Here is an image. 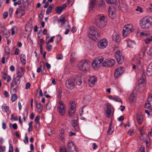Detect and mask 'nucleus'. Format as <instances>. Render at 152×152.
Instances as JSON below:
<instances>
[{
  "mask_svg": "<svg viewBox=\"0 0 152 152\" xmlns=\"http://www.w3.org/2000/svg\"><path fill=\"white\" fill-rule=\"evenodd\" d=\"M25 71V69L24 68L21 67L20 71L17 73L16 75L13 76V80L10 84V88H12L15 93L16 92V89L18 87L20 83V78L23 76Z\"/></svg>",
  "mask_w": 152,
  "mask_h": 152,
  "instance_id": "f257e3e1",
  "label": "nucleus"
},
{
  "mask_svg": "<svg viewBox=\"0 0 152 152\" xmlns=\"http://www.w3.org/2000/svg\"><path fill=\"white\" fill-rule=\"evenodd\" d=\"M139 25L140 27L143 29H148L152 26V16H147L140 19Z\"/></svg>",
  "mask_w": 152,
  "mask_h": 152,
  "instance_id": "f03ea898",
  "label": "nucleus"
},
{
  "mask_svg": "<svg viewBox=\"0 0 152 152\" xmlns=\"http://www.w3.org/2000/svg\"><path fill=\"white\" fill-rule=\"evenodd\" d=\"M89 37L92 39L95 40L100 36V34L97 31L96 27L93 26H91L88 31Z\"/></svg>",
  "mask_w": 152,
  "mask_h": 152,
  "instance_id": "7ed1b4c3",
  "label": "nucleus"
},
{
  "mask_svg": "<svg viewBox=\"0 0 152 152\" xmlns=\"http://www.w3.org/2000/svg\"><path fill=\"white\" fill-rule=\"evenodd\" d=\"M78 67L81 71H86L89 69L90 64L87 60H83L78 64Z\"/></svg>",
  "mask_w": 152,
  "mask_h": 152,
  "instance_id": "20e7f679",
  "label": "nucleus"
},
{
  "mask_svg": "<svg viewBox=\"0 0 152 152\" xmlns=\"http://www.w3.org/2000/svg\"><path fill=\"white\" fill-rule=\"evenodd\" d=\"M134 31V29L133 28V26L131 24H128L125 25L124 27L123 31V35L124 37H126L129 34L133 32Z\"/></svg>",
  "mask_w": 152,
  "mask_h": 152,
  "instance_id": "39448f33",
  "label": "nucleus"
},
{
  "mask_svg": "<svg viewBox=\"0 0 152 152\" xmlns=\"http://www.w3.org/2000/svg\"><path fill=\"white\" fill-rule=\"evenodd\" d=\"M66 86L69 89L72 90L75 87V79L72 78L67 80L65 82Z\"/></svg>",
  "mask_w": 152,
  "mask_h": 152,
  "instance_id": "423d86ee",
  "label": "nucleus"
},
{
  "mask_svg": "<svg viewBox=\"0 0 152 152\" xmlns=\"http://www.w3.org/2000/svg\"><path fill=\"white\" fill-rule=\"evenodd\" d=\"M125 70L124 67L119 66L115 69L114 76L115 79H118L124 73Z\"/></svg>",
  "mask_w": 152,
  "mask_h": 152,
  "instance_id": "0eeeda50",
  "label": "nucleus"
},
{
  "mask_svg": "<svg viewBox=\"0 0 152 152\" xmlns=\"http://www.w3.org/2000/svg\"><path fill=\"white\" fill-rule=\"evenodd\" d=\"M58 104V113L61 115H64L66 111L64 104L62 101H59Z\"/></svg>",
  "mask_w": 152,
  "mask_h": 152,
  "instance_id": "6e6552de",
  "label": "nucleus"
},
{
  "mask_svg": "<svg viewBox=\"0 0 152 152\" xmlns=\"http://www.w3.org/2000/svg\"><path fill=\"white\" fill-rule=\"evenodd\" d=\"M108 43V42L107 39L104 38L98 42L97 46L99 49H104L107 47Z\"/></svg>",
  "mask_w": 152,
  "mask_h": 152,
  "instance_id": "1a4fd4ad",
  "label": "nucleus"
},
{
  "mask_svg": "<svg viewBox=\"0 0 152 152\" xmlns=\"http://www.w3.org/2000/svg\"><path fill=\"white\" fill-rule=\"evenodd\" d=\"M115 57L119 64H121L124 60V57L121 52L118 50L115 53Z\"/></svg>",
  "mask_w": 152,
  "mask_h": 152,
  "instance_id": "9d476101",
  "label": "nucleus"
},
{
  "mask_svg": "<svg viewBox=\"0 0 152 152\" xmlns=\"http://www.w3.org/2000/svg\"><path fill=\"white\" fill-rule=\"evenodd\" d=\"M76 108V106L75 101L70 102L69 105V108L68 109V112L69 116H71L75 112Z\"/></svg>",
  "mask_w": 152,
  "mask_h": 152,
  "instance_id": "9b49d317",
  "label": "nucleus"
},
{
  "mask_svg": "<svg viewBox=\"0 0 152 152\" xmlns=\"http://www.w3.org/2000/svg\"><path fill=\"white\" fill-rule=\"evenodd\" d=\"M115 64L114 60L108 58L105 60L102 64L103 66L111 67L114 65Z\"/></svg>",
  "mask_w": 152,
  "mask_h": 152,
  "instance_id": "f8f14e48",
  "label": "nucleus"
},
{
  "mask_svg": "<svg viewBox=\"0 0 152 152\" xmlns=\"http://www.w3.org/2000/svg\"><path fill=\"white\" fill-rule=\"evenodd\" d=\"M109 15L111 19H114L115 17V10L113 7H110L108 10Z\"/></svg>",
  "mask_w": 152,
  "mask_h": 152,
  "instance_id": "ddd939ff",
  "label": "nucleus"
},
{
  "mask_svg": "<svg viewBox=\"0 0 152 152\" xmlns=\"http://www.w3.org/2000/svg\"><path fill=\"white\" fill-rule=\"evenodd\" d=\"M67 147L70 152H77L75 146L72 142L70 141L68 142Z\"/></svg>",
  "mask_w": 152,
  "mask_h": 152,
  "instance_id": "4468645a",
  "label": "nucleus"
},
{
  "mask_svg": "<svg viewBox=\"0 0 152 152\" xmlns=\"http://www.w3.org/2000/svg\"><path fill=\"white\" fill-rule=\"evenodd\" d=\"M97 78L94 76L90 77L88 79L89 84L90 86L92 87L94 85L95 83L96 82Z\"/></svg>",
  "mask_w": 152,
  "mask_h": 152,
  "instance_id": "2eb2a0df",
  "label": "nucleus"
},
{
  "mask_svg": "<svg viewBox=\"0 0 152 152\" xmlns=\"http://www.w3.org/2000/svg\"><path fill=\"white\" fill-rule=\"evenodd\" d=\"M106 20L102 21H98V20H97L95 21L96 25L98 27H99V28L104 27L106 25Z\"/></svg>",
  "mask_w": 152,
  "mask_h": 152,
  "instance_id": "dca6fc26",
  "label": "nucleus"
},
{
  "mask_svg": "<svg viewBox=\"0 0 152 152\" xmlns=\"http://www.w3.org/2000/svg\"><path fill=\"white\" fill-rule=\"evenodd\" d=\"M136 119L138 123L140 124H141L143 121V117L140 113H137L136 115Z\"/></svg>",
  "mask_w": 152,
  "mask_h": 152,
  "instance_id": "f3484780",
  "label": "nucleus"
},
{
  "mask_svg": "<svg viewBox=\"0 0 152 152\" xmlns=\"http://www.w3.org/2000/svg\"><path fill=\"white\" fill-rule=\"evenodd\" d=\"M26 5L24 4H22L18 8V10H19L20 13L21 14V16L23 15L25 13V8Z\"/></svg>",
  "mask_w": 152,
  "mask_h": 152,
  "instance_id": "a211bd4d",
  "label": "nucleus"
},
{
  "mask_svg": "<svg viewBox=\"0 0 152 152\" xmlns=\"http://www.w3.org/2000/svg\"><path fill=\"white\" fill-rule=\"evenodd\" d=\"M72 125L76 131L78 132L80 130V128L77 121L74 120L72 121Z\"/></svg>",
  "mask_w": 152,
  "mask_h": 152,
  "instance_id": "6ab92c4d",
  "label": "nucleus"
},
{
  "mask_svg": "<svg viewBox=\"0 0 152 152\" xmlns=\"http://www.w3.org/2000/svg\"><path fill=\"white\" fill-rule=\"evenodd\" d=\"M106 116L108 118H110V114L111 113V109L110 105L109 104H107L106 105Z\"/></svg>",
  "mask_w": 152,
  "mask_h": 152,
  "instance_id": "aec40b11",
  "label": "nucleus"
},
{
  "mask_svg": "<svg viewBox=\"0 0 152 152\" xmlns=\"http://www.w3.org/2000/svg\"><path fill=\"white\" fill-rule=\"evenodd\" d=\"M97 20H98V21L106 20L105 17L104 16L101 15H97L95 18V21Z\"/></svg>",
  "mask_w": 152,
  "mask_h": 152,
  "instance_id": "412c9836",
  "label": "nucleus"
},
{
  "mask_svg": "<svg viewBox=\"0 0 152 152\" xmlns=\"http://www.w3.org/2000/svg\"><path fill=\"white\" fill-rule=\"evenodd\" d=\"M35 103L36 104V107L37 109V112L38 113L41 112L43 109L42 106L40 103H38L37 102H35Z\"/></svg>",
  "mask_w": 152,
  "mask_h": 152,
  "instance_id": "4be33fe9",
  "label": "nucleus"
},
{
  "mask_svg": "<svg viewBox=\"0 0 152 152\" xmlns=\"http://www.w3.org/2000/svg\"><path fill=\"white\" fill-rule=\"evenodd\" d=\"M113 40L116 42H118L120 40V37L119 35L116 33L113 35Z\"/></svg>",
  "mask_w": 152,
  "mask_h": 152,
  "instance_id": "5701e85b",
  "label": "nucleus"
},
{
  "mask_svg": "<svg viewBox=\"0 0 152 152\" xmlns=\"http://www.w3.org/2000/svg\"><path fill=\"white\" fill-rule=\"evenodd\" d=\"M100 64L96 59L94 60L92 63V67L94 69L98 68L100 66Z\"/></svg>",
  "mask_w": 152,
  "mask_h": 152,
  "instance_id": "b1692460",
  "label": "nucleus"
},
{
  "mask_svg": "<svg viewBox=\"0 0 152 152\" xmlns=\"http://www.w3.org/2000/svg\"><path fill=\"white\" fill-rule=\"evenodd\" d=\"M127 46L130 48H133L135 45V43L133 41L129 40L127 41Z\"/></svg>",
  "mask_w": 152,
  "mask_h": 152,
  "instance_id": "393cba45",
  "label": "nucleus"
},
{
  "mask_svg": "<svg viewBox=\"0 0 152 152\" xmlns=\"http://www.w3.org/2000/svg\"><path fill=\"white\" fill-rule=\"evenodd\" d=\"M26 56L24 54H22L20 55V60L23 65H25L26 64Z\"/></svg>",
  "mask_w": 152,
  "mask_h": 152,
  "instance_id": "a878e982",
  "label": "nucleus"
},
{
  "mask_svg": "<svg viewBox=\"0 0 152 152\" xmlns=\"http://www.w3.org/2000/svg\"><path fill=\"white\" fill-rule=\"evenodd\" d=\"M1 107L3 112L8 113L9 112V108L8 106L3 105H2Z\"/></svg>",
  "mask_w": 152,
  "mask_h": 152,
  "instance_id": "bb28decb",
  "label": "nucleus"
},
{
  "mask_svg": "<svg viewBox=\"0 0 152 152\" xmlns=\"http://www.w3.org/2000/svg\"><path fill=\"white\" fill-rule=\"evenodd\" d=\"M40 119V116L39 115H37L36 116L35 120L34 121L36 123L35 127L37 128L38 126H39V120Z\"/></svg>",
  "mask_w": 152,
  "mask_h": 152,
  "instance_id": "cd10ccee",
  "label": "nucleus"
},
{
  "mask_svg": "<svg viewBox=\"0 0 152 152\" xmlns=\"http://www.w3.org/2000/svg\"><path fill=\"white\" fill-rule=\"evenodd\" d=\"M147 74L148 76L152 75V66H148L147 70Z\"/></svg>",
  "mask_w": 152,
  "mask_h": 152,
  "instance_id": "c85d7f7f",
  "label": "nucleus"
},
{
  "mask_svg": "<svg viewBox=\"0 0 152 152\" xmlns=\"http://www.w3.org/2000/svg\"><path fill=\"white\" fill-rule=\"evenodd\" d=\"M60 133L59 134V136L61 140L63 142L64 141V130L61 129L60 131Z\"/></svg>",
  "mask_w": 152,
  "mask_h": 152,
  "instance_id": "c756f323",
  "label": "nucleus"
},
{
  "mask_svg": "<svg viewBox=\"0 0 152 152\" xmlns=\"http://www.w3.org/2000/svg\"><path fill=\"white\" fill-rule=\"evenodd\" d=\"M53 7V4H51L48 7L46 12V14L47 15H49L51 12Z\"/></svg>",
  "mask_w": 152,
  "mask_h": 152,
  "instance_id": "7c9ffc66",
  "label": "nucleus"
},
{
  "mask_svg": "<svg viewBox=\"0 0 152 152\" xmlns=\"http://www.w3.org/2000/svg\"><path fill=\"white\" fill-rule=\"evenodd\" d=\"M17 28L16 26H13L12 28V33L11 34L12 35H14L15 33L17 32Z\"/></svg>",
  "mask_w": 152,
  "mask_h": 152,
  "instance_id": "2f4dec72",
  "label": "nucleus"
},
{
  "mask_svg": "<svg viewBox=\"0 0 152 152\" xmlns=\"http://www.w3.org/2000/svg\"><path fill=\"white\" fill-rule=\"evenodd\" d=\"M18 98V96L17 95L14 94H12L11 96V100L12 102L15 101Z\"/></svg>",
  "mask_w": 152,
  "mask_h": 152,
  "instance_id": "473e14b6",
  "label": "nucleus"
},
{
  "mask_svg": "<svg viewBox=\"0 0 152 152\" xmlns=\"http://www.w3.org/2000/svg\"><path fill=\"white\" fill-rule=\"evenodd\" d=\"M63 10L61 7L58 6L56 8V12L58 14H60Z\"/></svg>",
  "mask_w": 152,
  "mask_h": 152,
  "instance_id": "72a5a7b5",
  "label": "nucleus"
},
{
  "mask_svg": "<svg viewBox=\"0 0 152 152\" xmlns=\"http://www.w3.org/2000/svg\"><path fill=\"white\" fill-rule=\"evenodd\" d=\"M96 59L100 64V63H102L103 62L104 58L102 56H99Z\"/></svg>",
  "mask_w": 152,
  "mask_h": 152,
  "instance_id": "f704fd0d",
  "label": "nucleus"
},
{
  "mask_svg": "<svg viewBox=\"0 0 152 152\" xmlns=\"http://www.w3.org/2000/svg\"><path fill=\"white\" fill-rule=\"evenodd\" d=\"M113 130V128H112L111 127V124H110V126L109 127V129L108 131V134L110 135H111L112 133Z\"/></svg>",
  "mask_w": 152,
  "mask_h": 152,
  "instance_id": "c9c22d12",
  "label": "nucleus"
},
{
  "mask_svg": "<svg viewBox=\"0 0 152 152\" xmlns=\"http://www.w3.org/2000/svg\"><path fill=\"white\" fill-rule=\"evenodd\" d=\"M117 0H105L106 2L110 4H112L115 3Z\"/></svg>",
  "mask_w": 152,
  "mask_h": 152,
  "instance_id": "e433bc0d",
  "label": "nucleus"
},
{
  "mask_svg": "<svg viewBox=\"0 0 152 152\" xmlns=\"http://www.w3.org/2000/svg\"><path fill=\"white\" fill-rule=\"evenodd\" d=\"M152 40V35L149 37L146 38L145 40V43L148 44Z\"/></svg>",
  "mask_w": 152,
  "mask_h": 152,
  "instance_id": "4c0bfd02",
  "label": "nucleus"
},
{
  "mask_svg": "<svg viewBox=\"0 0 152 152\" xmlns=\"http://www.w3.org/2000/svg\"><path fill=\"white\" fill-rule=\"evenodd\" d=\"M96 0H91L90 2V7L93 8L96 3Z\"/></svg>",
  "mask_w": 152,
  "mask_h": 152,
  "instance_id": "58836bf2",
  "label": "nucleus"
},
{
  "mask_svg": "<svg viewBox=\"0 0 152 152\" xmlns=\"http://www.w3.org/2000/svg\"><path fill=\"white\" fill-rule=\"evenodd\" d=\"M39 67L43 71H45V65L44 62L43 61L40 62V66Z\"/></svg>",
  "mask_w": 152,
  "mask_h": 152,
  "instance_id": "ea45409f",
  "label": "nucleus"
},
{
  "mask_svg": "<svg viewBox=\"0 0 152 152\" xmlns=\"http://www.w3.org/2000/svg\"><path fill=\"white\" fill-rule=\"evenodd\" d=\"M113 100L118 102H121V103H122L121 99L118 96H114Z\"/></svg>",
  "mask_w": 152,
  "mask_h": 152,
  "instance_id": "a19ab883",
  "label": "nucleus"
},
{
  "mask_svg": "<svg viewBox=\"0 0 152 152\" xmlns=\"http://www.w3.org/2000/svg\"><path fill=\"white\" fill-rule=\"evenodd\" d=\"M101 2H100V7H101L102 8H104L105 6V4L104 1H103L102 0H100Z\"/></svg>",
  "mask_w": 152,
  "mask_h": 152,
  "instance_id": "79ce46f5",
  "label": "nucleus"
},
{
  "mask_svg": "<svg viewBox=\"0 0 152 152\" xmlns=\"http://www.w3.org/2000/svg\"><path fill=\"white\" fill-rule=\"evenodd\" d=\"M58 21V22H61L62 23H64L65 22V18L63 16H61L60 19Z\"/></svg>",
  "mask_w": 152,
  "mask_h": 152,
  "instance_id": "37998d69",
  "label": "nucleus"
},
{
  "mask_svg": "<svg viewBox=\"0 0 152 152\" xmlns=\"http://www.w3.org/2000/svg\"><path fill=\"white\" fill-rule=\"evenodd\" d=\"M9 148L8 152H13V148L12 145L9 142Z\"/></svg>",
  "mask_w": 152,
  "mask_h": 152,
  "instance_id": "c03bdc74",
  "label": "nucleus"
},
{
  "mask_svg": "<svg viewBox=\"0 0 152 152\" xmlns=\"http://www.w3.org/2000/svg\"><path fill=\"white\" fill-rule=\"evenodd\" d=\"M28 112H26V113L24 112L23 113V118L25 121H26V118L27 116Z\"/></svg>",
  "mask_w": 152,
  "mask_h": 152,
  "instance_id": "a18cd8bd",
  "label": "nucleus"
},
{
  "mask_svg": "<svg viewBox=\"0 0 152 152\" xmlns=\"http://www.w3.org/2000/svg\"><path fill=\"white\" fill-rule=\"evenodd\" d=\"M134 134V130L133 129H130L128 132V134L129 135L131 136L132 135Z\"/></svg>",
  "mask_w": 152,
  "mask_h": 152,
  "instance_id": "49530a36",
  "label": "nucleus"
},
{
  "mask_svg": "<svg viewBox=\"0 0 152 152\" xmlns=\"http://www.w3.org/2000/svg\"><path fill=\"white\" fill-rule=\"evenodd\" d=\"M52 48V46L51 45L49 44L47 45L46 49L48 51H50Z\"/></svg>",
  "mask_w": 152,
  "mask_h": 152,
  "instance_id": "de8ad7c7",
  "label": "nucleus"
},
{
  "mask_svg": "<svg viewBox=\"0 0 152 152\" xmlns=\"http://www.w3.org/2000/svg\"><path fill=\"white\" fill-rule=\"evenodd\" d=\"M138 152H145V149L143 145L141 146Z\"/></svg>",
  "mask_w": 152,
  "mask_h": 152,
  "instance_id": "09e8293b",
  "label": "nucleus"
},
{
  "mask_svg": "<svg viewBox=\"0 0 152 152\" xmlns=\"http://www.w3.org/2000/svg\"><path fill=\"white\" fill-rule=\"evenodd\" d=\"M82 83V80L80 77L78 79V80L77 82V84L78 86H80Z\"/></svg>",
  "mask_w": 152,
  "mask_h": 152,
  "instance_id": "8fccbe9b",
  "label": "nucleus"
},
{
  "mask_svg": "<svg viewBox=\"0 0 152 152\" xmlns=\"http://www.w3.org/2000/svg\"><path fill=\"white\" fill-rule=\"evenodd\" d=\"M136 10L137 11H139L140 13H142L143 11L142 9L139 6L137 7Z\"/></svg>",
  "mask_w": 152,
  "mask_h": 152,
  "instance_id": "3c124183",
  "label": "nucleus"
},
{
  "mask_svg": "<svg viewBox=\"0 0 152 152\" xmlns=\"http://www.w3.org/2000/svg\"><path fill=\"white\" fill-rule=\"evenodd\" d=\"M151 106V104L149 102L145 103V107L147 109L149 108Z\"/></svg>",
  "mask_w": 152,
  "mask_h": 152,
  "instance_id": "603ef678",
  "label": "nucleus"
},
{
  "mask_svg": "<svg viewBox=\"0 0 152 152\" xmlns=\"http://www.w3.org/2000/svg\"><path fill=\"white\" fill-rule=\"evenodd\" d=\"M5 147H3L1 145H0V152H3L5 151Z\"/></svg>",
  "mask_w": 152,
  "mask_h": 152,
  "instance_id": "864d4df0",
  "label": "nucleus"
},
{
  "mask_svg": "<svg viewBox=\"0 0 152 152\" xmlns=\"http://www.w3.org/2000/svg\"><path fill=\"white\" fill-rule=\"evenodd\" d=\"M45 64L46 65V67H47L48 70H49L51 67V66L50 64L48 62H45Z\"/></svg>",
  "mask_w": 152,
  "mask_h": 152,
  "instance_id": "5fc2aeb1",
  "label": "nucleus"
},
{
  "mask_svg": "<svg viewBox=\"0 0 152 152\" xmlns=\"http://www.w3.org/2000/svg\"><path fill=\"white\" fill-rule=\"evenodd\" d=\"M147 100L148 102H151L152 101V94L149 95Z\"/></svg>",
  "mask_w": 152,
  "mask_h": 152,
  "instance_id": "6e6d98bb",
  "label": "nucleus"
},
{
  "mask_svg": "<svg viewBox=\"0 0 152 152\" xmlns=\"http://www.w3.org/2000/svg\"><path fill=\"white\" fill-rule=\"evenodd\" d=\"M31 86V84L28 82L27 83L26 85L25 88L26 89L29 88Z\"/></svg>",
  "mask_w": 152,
  "mask_h": 152,
  "instance_id": "4d7b16f0",
  "label": "nucleus"
},
{
  "mask_svg": "<svg viewBox=\"0 0 152 152\" xmlns=\"http://www.w3.org/2000/svg\"><path fill=\"white\" fill-rule=\"evenodd\" d=\"M145 36L148 37L149 36V35H150L151 34L150 32L149 31H145Z\"/></svg>",
  "mask_w": 152,
  "mask_h": 152,
  "instance_id": "13d9d810",
  "label": "nucleus"
},
{
  "mask_svg": "<svg viewBox=\"0 0 152 152\" xmlns=\"http://www.w3.org/2000/svg\"><path fill=\"white\" fill-rule=\"evenodd\" d=\"M88 99V102H89L90 100V97L89 96H86L84 99V101H87V99Z\"/></svg>",
  "mask_w": 152,
  "mask_h": 152,
  "instance_id": "bf43d9fd",
  "label": "nucleus"
},
{
  "mask_svg": "<svg viewBox=\"0 0 152 152\" xmlns=\"http://www.w3.org/2000/svg\"><path fill=\"white\" fill-rule=\"evenodd\" d=\"M125 5L124 4V3L123 2L121 1L120 3L119 4V7L120 8H122L124 7Z\"/></svg>",
  "mask_w": 152,
  "mask_h": 152,
  "instance_id": "052dcab7",
  "label": "nucleus"
},
{
  "mask_svg": "<svg viewBox=\"0 0 152 152\" xmlns=\"http://www.w3.org/2000/svg\"><path fill=\"white\" fill-rule=\"evenodd\" d=\"M21 3V1L20 0H18L16 2H15L14 3V5L15 6H16L17 4H20Z\"/></svg>",
  "mask_w": 152,
  "mask_h": 152,
  "instance_id": "680f3d73",
  "label": "nucleus"
},
{
  "mask_svg": "<svg viewBox=\"0 0 152 152\" xmlns=\"http://www.w3.org/2000/svg\"><path fill=\"white\" fill-rule=\"evenodd\" d=\"M12 127V128L15 130H16L18 129L17 125L16 123L13 124Z\"/></svg>",
  "mask_w": 152,
  "mask_h": 152,
  "instance_id": "e2e57ef3",
  "label": "nucleus"
},
{
  "mask_svg": "<svg viewBox=\"0 0 152 152\" xmlns=\"http://www.w3.org/2000/svg\"><path fill=\"white\" fill-rule=\"evenodd\" d=\"M24 142L25 144L28 143V137L27 136H26L25 137L24 140Z\"/></svg>",
  "mask_w": 152,
  "mask_h": 152,
  "instance_id": "0e129e2a",
  "label": "nucleus"
},
{
  "mask_svg": "<svg viewBox=\"0 0 152 152\" xmlns=\"http://www.w3.org/2000/svg\"><path fill=\"white\" fill-rule=\"evenodd\" d=\"M118 119L119 121H121L124 119V117L123 115H121Z\"/></svg>",
  "mask_w": 152,
  "mask_h": 152,
  "instance_id": "69168bd1",
  "label": "nucleus"
},
{
  "mask_svg": "<svg viewBox=\"0 0 152 152\" xmlns=\"http://www.w3.org/2000/svg\"><path fill=\"white\" fill-rule=\"evenodd\" d=\"M8 13L7 12H5L3 15V18L4 19L6 18L8 16Z\"/></svg>",
  "mask_w": 152,
  "mask_h": 152,
  "instance_id": "338daca9",
  "label": "nucleus"
},
{
  "mask_svg": "<svg viewBox=\"0 0 152 152\" xmlns=\"http://www.w3.org/2000/svg\"><path fill=\"white\" fill-rule=\"evenodd\" d=\"M2 128L4 129H5L7 127L6 124H5L4 123V122H3L2 123Z\"/></svg>",
  "mask_w": 152,
  "mask_h": 152,
  "instance_id": "774afa93",
  "label": "nucleus"
}]
</instances>
